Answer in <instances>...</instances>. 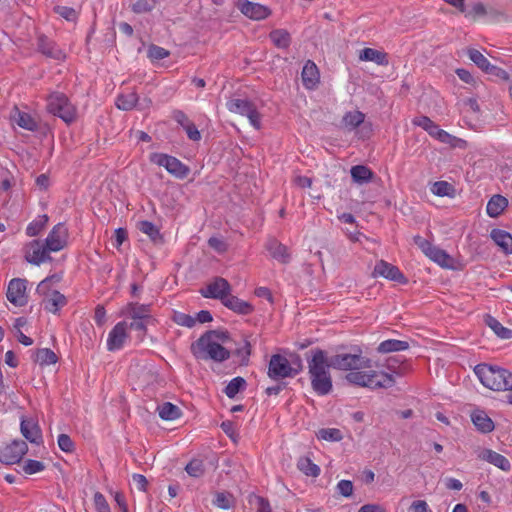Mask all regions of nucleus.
Returning <instances> with one entry per match:
<instances>
[{"label":"nucleus","mask_w":512,"mask_h":512,"mask_svg":"<svg viewBox=\"0 0 512 512\" xmlns=\"http://www.w3.org/2000/svg\"><path fill=\"white\" fill-rule=\"evenodd\" d=\"M246 385V381L242 377L233 378L225 387V394L228 398H234Z\"/></svg>","instance_id":"47"},{"label":"nucleus","mask_w":512,"mask_h":512,"mask_svg":"<svg viewBox=\"0 0 512 512\" xmlns=\"http://www.w3.org/2000/svg\"><path fill=\"white\" fill-rule=\"evenodd\" d=\"M408 512H433L424 500H415L408 508Z\"/></svg>","instance_id":"61"},{"label":"nucleus","mask_w":512,"mask_h":512,"mask_svg":"<svg viewBox=\"0 0 512 512\" xmlns=\"http://www.w3.org/2000/svg\"><path fill=\"white\" fill-rule=\"evenodd\" d=\"M487 14V9L485 5L481 2L475 3L472 6L471 11L467 13V16L472 17L473 19H477L483 17Z\"/></svg>","instance_id":"62"},{"label":"nucleus","mask_w":512,"mask_h":512,"mask_svg":"<svg viewBox=\"0 0 512 512\" xmlns=\"http://www.w3.org/2000/svg\"><path fill=\"white\" fill-rule=\"evenodd\" d=\"M45 469V464L38 460L28 459L22 465V471L27 475L40 473Z\"/></svg>","instance_id":"50"},{"label":"nucleus","mask_w":512,"mask_h":512,"mask_svg":"<svg viewBox=\"0 0 512 512\" xmlns=\"http://www.w3.org/2000/svg\"><path fill=\"white\" fill-rule=\"evenodd\" d=\"M129 338V326L126 321L118 322L109 332L107 337V350L117 351L124 347Z\"/></svg>","instance_id":"15"},{"label":"nucleus","mask_w":512,"mask_h":512,"mask_svg":"<svg viewBox=\"0 0 512 512\" xmlns=\"http://www.w3.org/2000/svg\"><path fill=\"white\" fill-rule=\"evenodd\" d=\"M430 191L432 194L438 197H450L455 196V188L452 184L447 181H436L431 187Z\"/></svg>","instance_id":"41"},{"label":"nucleus","mask_w":512,"mask_h":512,"mask_svg":"<svg viewBox=\"0 0 512 512\" xmlns=\"http://www.w3.org/2000/svg\"><path fill=\"white\" fill-rule=\"evenodd\" d=\"M121 315L132 320L151 319V307L148 304L129 302L121 309Z\"/></svg>","instance_id":"21"},{"label":"nucleus","mask_w":512,"mask_h":512,"mask_svg":"<svg viewBox=\"0 0 512 512\" xmlns=\"http://www.w3.org/2000/svg\"><path fill=\"white\" fill-rule=\"evenodd\" d=\"M61 277L59 275H52L46 277L37 286V293L43 296L44 309L52 314H56L59 310L67 304L66 297L57 290H53L51 285L59 283Z\"/></svg>","instance_id":"5"},{"label":"nucleus","mask_w":512,"mask_h":512,"mask_svg":"<svg viewBox=\"0 0 512 512\" xmlns=\"http://www.w3.org/2000/svg\"><path fill=\"white\" fill-rule=\"evenodd\" d=\"M471 420L475 427L482 433L494 430V422L483 410H475L471 413Z\"/></svg>","instance_id":"28"},{"label":"nucleus","mask_w":512,"mask_h":512,"mask_svg":"<svg viewBox=\"0 0 512 512\" xmlns=\"http://www.w3.org/2000/svg\"><path fill=\"white\" fill-rule=\"evenodd\" d=\"M297 468L304 475L316 478L320 475V467L309 457L302 456L297 460Z\"/></svg>","instance_id":"35"},{"label":"nucleus","mask_w":512,"mask_h":512,"mask_svg":"<svg viewBox=\"0 0 512 512\" xmlns=\"http://www.w3.org/2000/svg\"><path fill=\"white\" fill-rule=\"evenodd\" d=\"M43 217H44V222L43 223L33 221V222L28 224V226L26 228V234L28 236L34 237V236H37L41 232V230H42V228L44 226V223L48 220L46 215H44Z\"/></svg>","instance_id":"59"},{"label":"nucleus","mask_w":512,"mask_h":512,"mask_svg":"<svg viewBox=\"0 0 512 512\" xmlns=\"http://www.w3.org/2000/svg\"><path fill=\"white\" fill-rule=\"evenodd\" d=\"M412 122L414 125L419 126L422 129H424L427 133L431 130V128H433V125L435 124V122H433L427 116L415 117Z\"/></svg>","instance_id":"60"},{"label":"nucleus","mask_w":512,"mask_h":512,"mask_svg":"<svg viewBox=\"0 0 512 512\" xmlns=\"http://www.w3.org/2000/svg\"><path fill=\"white\" fill-rule=\"evenodd\" d=\"M150 161L158 166L164 167L169 174L178 179H184L190 173V168L187 165L176 157L164 153L151 154Z\"/></svg>","instance_id":"10"},{"label":"nucleus","mask_w":512,"mask_h":512,"mask_svg":"<svg viewBox=\"0 0 512 512\" xmlns=\"http://www.w3.org/2000/svg\"><path fill=\"white\" fill-rule=\"evenodd\" d=\"M28 452L27 443L23 440H13L0 447V462L5 465L19 463Z\"/></svg>","instance_id":"12"},{"label":"nucleus","mask_w":512,"mask_h":512,"mask_svg":"<svg viewBox=\"0 0 512 512\" xmlns=\"http://www.w3.org/2000/svg\"><path fill=\"white\" fill-rule=\"evenodd\" d=\"M337 491L344 497H350L353 494V483L350 480H341L338 482Z\"/></svg>","instance_id":"57"},{"label":"nucleus","mask_w":512,"mask_h":512,"mask_svg":"<svg viewBox=\"0 0 512 512\" xmlns=\"http://www.w3.org/2000/svg\"><path fill=\"white\" fill-rule=\"evenodd\" d=\"M428 134L441 143L448 144L451 147L465 148L467 146V142L465 140L449 134L447 131L441 129L436 123Z\"/></svg>","instance_id":"22"},{"label":"nucleus","mask_w":512,"mask_h":512,"mask_svg":"<svg viewBox=\"0 0 512 512\" xmlns=\"http://www.w3.org/2000/svg\"><path fill=\"white\" fill-rule=\"evenodd\" d=\"M302 82L306 89L312 90L317 87L320 81V74L316 64L308 60L301 73Z\"/></svg>","instance_id":"23"},{"label":"nucleus","mask_w":512,"mask_h":512,"mask_svg":"<svg viewBox=\"0 0 512 512\" xmlns=\"http://www.w3.org/2000/svg\"><path fill=\"white\" fill-rule=\"evenodd\" d=\"M185 470L192 477H201L205 471L203 461L200 459H193L186 465Z\"/></svg>","instance_id":"51"},{"label":"nucleus","mask_w":512,"mask_h":512,"mask_svg":"<svg viewBox=\"0 0 512 512\" xmlns=\"http://www.w3.org/2000/svg\"><path fill=\"white\" fill-rule=\"evenodd\" d=\"M267 250L270 255L277 261L281 263H288L290 259V255L288 253L287 247L275 239L270 240L267 243Z\"/></svg>","instance_id":"32"},{"label":"nucleus","mask_w":512,"mask_h":512,"mask_svg":"<svg viewBox=\"0 0 512 512\" xmlns=\"http://www.w3.org/2000/svg\"><path fill=\"white\" fill-rule=\"evenodd\" d=\"M230 112L246 116L255 129L261 127V117L254 104L247 99H231L227 102Z\"/></svg>","instance_id":"11"},{"label":"nucleus","mask_w":512,"mask_h":512,"mask_svg":"<svg viewBox=\"0 0 512 512\" xmlns=\"http://www.w3.org/2000/svg\"><path fill=\"white\" fill-rule=\"evenodd\" d=\"M474 372L481 384L494 391H502L512 385V373L507 369L488 364H478Z\"/></svg>","instance_id":"4"},{"label":"nucleus","mask_w":512,"mask_h":512,"mask_svg":"<svg viewBox=\"0 0 512 512\" xmlns=\"http://www.w3.org/2000/svg\"><path fill=\"white\" fill-rule=\"evenodd\" d=\"M257 510V512H271V506L269 501L261 496H255L254 501L252 502Z\"/></svg>","instance_id":"58"},{"label":"nucleus","mask_w":512,"mask_h":512,"mask_svg":"<svg viewBox=\"0 0 512 512\" xmlns=\"http://www.w3.org/2000/svg\"><path fill=\"white\" fill-rule=\"evenodd\" d=\"M308 374L313 391L319 396L328 395L333 388L330 374V359L327 353L321 349L312 350V356L308 359Z\"/></svg>","instance_id":"2"},{"label":"nucleus","mask_w":512,"mask_h":512,"mask_svg":"<svg viewBox=\"0 0 512 512\" xmlns=\"http://www.w3.org/2000/svg\"><path fill=\"white\" fill-rule=\"evenodd\" d=\"M222 304L233 312L241 315H249L254 311L252 304L231 294L227 296Z\"/></svg>","instance_id":"27"},{"label":"nucleus","mask_w":512,"mask_h":512,"mask_svg":"<svg viewBox=\"0 0 512 512\" xmlns=\"http://www.w3.org/2000/svg\"><path fill=\"white\" fill-rule=\"evenodd\" d=\"M316 436L319 440L327 442H339L343 439V433L338 428H322L316 433Z\"/></svg>","instance_id":"45"},{"label":"nucleus","mask_w":512,"mask_h":512,"mask_svg":"<svg viewBox=\"0 0 512 512\" xmlns=\"http://www.w3.org/2000/svg\"><path fill=\"white\" fill-rule=\"evenodd\" d=\"M35 362L40 366L54 365L58 362V357L49 348H40L35 351Z\"/></svg>","instance_id":"40"},{"label":"nucleus","mask_w":512,"mask_h":512,"mask_svg":"<svg viewBox=\"0 0 512 512\" xmlns=\"http://www.w3.org/2000/svg\"><path fill=\"white\" fill-rule=\"evenodd\" d=\"M330 365L332 368L341 371H356L361 367L368 365L369 358L362 355L360 348L354 350L353 353H339L331 356Z\"/></svg>","instance_id":"7"},{"label":"nucleus","mask_w":512,"mask_h":512,"mask_svg":"<svg viewBox=\"0 0 512 512\" xmlns=\"http://www.w3.org/2000/svg\"><path fill=\"white\" fill-rule=\"evenodd\" d=\"M507 206L508 200L504 196L497 194L492 196L491 199L488 201L486 206V212L490 217L496 218L502 214V212L505 210Z\"/></svg>","instance_id":"31"},{"label":"nucleus","mask_w":512,"mask_h":512,"mask_svg":"<svg viewBox=\"0 0 512 512\" xmlns=\"http://www.w3.org/2000/svg\"><path fill=\"white\" fill-rule=\"evenodd\" d=\"M173 321L183 327L192 328L196 324V319L186 313L183 312H174Z\"/></svg>","instance_id":"53"},{"label":"nucleus","mask_w":512,"mask_h":512,"mask_svg":"<svg viewBox=\"0 0 512 512\" xmlns=\"http://www.w3.org/2000/svg\"><path fill=\"white\" fill-rule=\"evenodd\" d=\"M138 229L148 235L152 240H156L160 236L159 229L150 221L144 220L138 223Z\"/></svg>","instance_id":"52"},{"label":"nucleus","mask_w":512,"mask_h":512,"mask_svg":"<svg viewBox=\"0 0 512 512\" xmlns=\"http://www.w3.org/2000/svg\"><path fill=\"white\" fill-rule=\"evenodd\" d=\"M486 325L501 339H511L512 330L504 327L496 318L487 315L485 317Z\"/></svg>","instance_id":"39"},{"label":"nucleus","mask_w":512,"mask_h":512,"mask_svg":"<svg viewBox=\"0 0 512 512\" xmlns=\"http://www.w3.org/2000/svg\"><path fill=\"white\" fill-rule=\"evenodd\" d=\"M169 55H170V52L167 49H165L163 47H160V46H157V45H154V44H151L148 47V50H147V57L152 62H156V61H160L162 59H165Z\"/></svg>","instance_id":"48"},{"label":"nucleus","mask_w":512,"mask_h":512,"mask_svg":"<svg viewBox=\"0 0 512 512\" xmlns=\"http://www.w3.org/2000/svg\"><path fill=\"white\" fill-rule=\"evenodd\" d=\"M237 8L245 17L254 21L264 20L272 13L268 6L249 0H238Z\"/></svg>","instance_id":"16"},{"label":"nucleus","mask_w":512,"mask_h":512,"mask_svg":"<svg viewBox=\"0 0 512 512\" xmlns=\"http://www.w3.org/2000/svg\"><path fill=\"white\" fill-rule=\"evenodd\" d=\"M208 244L211 248L219 253H224L227 250V244L218 237L209 238Z\"/></svg>","instance_id":"64"},{"label":"nucleus","mask_w":512,"mask_h":512,"mask_svg":"<svg viewBox=\"0 0 512 512\" xmlns=\"http://www.w3.org/2000/svg\"><path fill=\"white\" fill-rule=\"evenodd\" d=\"M490 237L503 253L512 254V235L509 232L495 228L491 230Z\"/></svg>","instance_id":"25"},{"label":"nucleus","mask_w":512,"mask_h":512,"mask_svg":"<svg viewBox=\"0 0 512 512\" xmlns=\"http://www.w3.org/2000/svg\"><path fill=\"white\" fill-rule=\"evenodd\" d=\"M231 292V285L229 282L222 278L217 277L211 281L207 286L201 289L200 293L205 298L219 299L223 303L224 300Z\"/></svg>","instance_id":"17"},{"label":"nucleus","mask_w":512,"mask_h":512,"mask_svg":"<svg viewBox=\"0 0 512 512\" xmlns=\"http://www.w3.org/2000/svg\"><path fill=\"white\" fill-rule=\"evenodd\" d=\"M252 353V343L248 337H244L243 341L235 350V355L240 359L241 364L247 365Z\"/></svg>","instance_id":"46"},{"label":"nucleus","mask_w":512,"mask_h":512,"mask_svg":"<svg viewBox=\"0 0 512 512\" xmlns=\"http://www.w3.org/2000/svg\"><path fill=\"white\" fill-rule=\"evenodd\" d=\"M54 10L55 13H57L59 16L66 19L67 21H74L77 19V12L72 7L56 6Z\"/></svg>","instance_id":"55"},{"label":"nucleus","mask_w":512,"mask_h":512,"mask_svg":"<svg viewBox=\"0 0 512 512\" xmlns=\"http://www.w3.org/2000/svg\"><path fill=\"white\" fill-rule=\"evenodd\" d=\"M345 378L350 384L373 390L390 388L395 383V379L392 374L382 370L373 369L371 359H369L367 367L363 366L361 369L348 372Z\"/></svg>","instance_id":"3"},{"label":"nucleus","mask_w":512,"mask_h":512,"mask_svg":"<svg viewBox=\"0 0 512 512\" xmlns=\"http://www.w3.org/2000/svg\"><path fill=\"white\" fill-rule=\"evenodd\" d=\"M20 431L23 437L30 443L40 445L43 443V436L38 422L32 418H21Z\"/></svg>","instance_id":"20"},{"label":"nucleus","mask_w":512,"mask_h":512,"mask_svg":"<svg viewBox=\"0 0 512 512\" xmlns=\"http://www.w3.org/2000/svg\"><path fill=\"white\" fill-rule=\"evenodd\" d=\"M359 59L361 61H370L374 62L378 65H387L388 58L385 52L373 49V48H364L360 51Z\"/></svg>","instance_id":"33"},{"label":"nucleus","mask_w":512,"mask_h":512,"mask_svg":"<svg viewBox=\"0 0 512 512\" xmlns=\"http://www.w3.org/2000/svg\"><path fill=\"white\" fill-rule=\"evenodd\" d=\"M414 243L421 251L433 262L443 268H453L454 259L443 249L434 246L430 241L417 235L414 237Z\"/></svg>","instance_id":"9"},{"label":"nucleus","mask_w":512,"mask_h":512,"mask_svg":"<svg viewBox=\"0 0 512 512\" xmlns=\"http://www.w3.org/2000/svg\"><path fill=\"white\" fill-rule=\"evenodd\" d=\"M235 504L234 496L229 492H217L215 494L213 505L219 509L228 510Z\"/></svg>","instance_id":"44"},{"label":"nucleus","mask_w":512,"mask_h":512,"mask_svg":"<svg viewBox=\"0 0 512 512\" xmlns=\"http://www.w3.org/2000/svg\"><path fill=\"white\" fill-rule=\"evenodd\" d=\"M11 120L13 123L25 130L34 131L37 129V123L34 118L30 114L23 112L16 107L11 113Z\"/></svg>","instance_id":"29"},{"label":"nucleus","mask_w":512,"mask_h":512,"mask_svg":"<svg viewBox=\"0 0 512 512\" xmlns=\"http://www.w3.org/2000/svg\"><path fill=\"white\" fill-rule=\"evenodd\" d=\"M183 128L185 129L189 139H191L193 141H199L201 139V134H200L199 130L190 121H187V123L183 126Z\"/></svg>","instance_id":"63"},{"label":"nucleus","mask_w":512,"mask_h":512,"mask_svg":"<svg viewBox=\"0 0 512 512\" xmlns=\"http://www.w3.org/2000/svg\"><path fill=\"white\" fill-rule=\"evenodd\" d=\"M350 174L352 180L359 185L371 182L374 177V172L365 165L352 166L350 169Z\"/></svg>","instance_id":"30"},{"label":"nucleus","mask_w":512,"mask_h":512,"mask_svg":"<svg viewBox=\"0 0 512 512\" xmlns=\"http://www.w3.org/2000/svg\"><path fill=\"white\" fill-rule=\"evenodd\" d=\"M227 338L224 332L208 331L191 345V352L199 360L223 362L230 357L229 350L223 346Z\"/></svg>","instance_id":"1"},{"label":"nucleus","mask_w":512,"mask_h":512,"mask_svg":"<svg viewBox=\"0 0 512 512\" xmlns=\"http://www.w3.org/2000/svg\"><path fill=\"white\" fill-rule=\"evenodd\" d=\"M468 56L482 71L488 72L494 69V65L478 50L470 49Z\"/></svg>","instance_id":"43"},{"label":"nucleus","mask_w":512,"mask_h":512,"mask_svg":"<svg viewBox=\"0 0 512 512\" xmlns=\"http://www.w3.org/2000/svg\"><path fill=\"white\" fill-rule=\"evenodd\" d=\"M157 4V0H137L131 5V9L136 14H143L152 11Z\"/></svg>","instance_id":"49"},{"label":"nucleus","mask_w":512,"mask_h":512,"mask_svg":"<svg viewBox=\"0 0 512 512\" xmlns=\"http://www.w3.org/2000/svg\"><path fill=\"white\" fill-rule=\"evenodd\" d=\"M57 442L59 448L64 452H72L74 450V443L67 434H60Z\"/></svg>","instance_id":"56"},{"label":"nucleus","mask_w":512,"mask_h":512,"mask_svg":"<svg viewBox=\"0 0 512 512\" xmlns=\"http://www.w3.org/2000/svg\"><path fill=\"white\" fill-rule=\"evenodd\" d=\"M38 49L47 57L56 60L65 59V53L53 41L43 35L38 37Z\"/></svg>","instance_id":"26"},{"label":"nucleus","mask_w":512,"mask_h":512,"mask_svg":"<svg viewBox=\"0 0 512 512\" xmlns=\"http://www.w3.org/2000/svg\"><path fill=\"white\" fill-rule=\"evenodd\" d=\"M374 277H383L391 281H396L401 284H405L407 282L406 277L400 271V269L388 263L385 260H379L374 267L373 270Z\"/></svg>","instance_id":"19"},{"label":"nucleus","mask_w":512,"mask_h":512,"mask_svg":"<svg viewBox=\"0 0 512 512\" xmlns=\"http://www.w3.org/2000/svg\"><path fill=\"white\" fill-rule=\"evenodd\" d=\"M139 97L136 92H129L126 94H120L117 96L115 105L118 109L123 111H129L136 107Z\"/></svg>","instance_id":"37"},{"label":"nucleus","mask_w":512,"mask_h":512,"mask_svg":"<svg viewBox=\"0 0 512 512\" xmlns=\"http://www.w3.org/2000/svg\"><path fill=\"white\" fill-rule=\"evenodd\" d=\"M409 348V343L407 341L397 340V339H388L382 341L378 347L377 351L379 353H390V352H398L404 351Z\"/></svg>","instance_id":"36"},{"label":"nucleus","mask_w":512,"mask_h":512,"mask_svg":"<svg viewBox=\"0 0 512 512\" xmlns=\"http://www.w3.org/2000/svg\"><path fill=\"white\" fill-rule=\"evenodd\" d=\"M67 241L68 229L63 223H58L48 234L45 244L50 252H58L65 248Z\"/></svg>","instance_id":"18"},{"label":"nucleus","mask_w":512,"mask_h":512,"mask_svg":"<svg viewBox=\"0 0 512 512\" xmlns=\"http://www.w3.org/2000/svg\"><path fill=\"white\" fill-rule=\"evenodd\" d=\"M93 502L96 512H111L110 506L101 492H95Z\"/></svg>","instance_id":"54"},{"label":"nucleus","mask_w":512,"mask_h":512,"mask_svg":"<svg viewBox=\"0 0 512 512\" xmlns=\"http://www.w3.org/2000/svg\"><path fill=\"white\" fill-rule=\"evenodd\" d=\"M47 109L50 113L61 118L65 123L76 119V109L62 93H53L48 98Z\"/></svg>","instance_id":"8"},{"label":"nucleus","mask_w":512,"mask_h":512,"mask_svg":"<svg viewBox=\"0 0 512 512\" xmlns=\"http://www.w3.org/2000/svg\"><path fill=\"white\" fill-rule=\"evenodd\" d=\"M302 370V361L296 356L292 361L286 357L275 354L272 355L268 366V376L272 380H280L284 378L294 377Z\"/></svg>","instance_id":"6"},{"label":"nucleus","mask_w":512,"mask_h":512,"mask_svg":"<svg viewBox=\"0 0 512 512\" xmlns=\"http://www.w3.org/2000/svg\"><path fill=\"white\" fill-rule=\"evenodd\" d=\"M269 37L273 44L280 49L288 48L291 42L290 34L285 29H275L270 32Z\"/></svg>","instance_id":"42"},{"label":"nucleus","mask_w":512,"mask_h":512,"mask_svg":"<svg viewBox=\"0 0 512 512\" xmlns=\"http://www.w3.org/2000/svg\"><path fill=\"white\" fill-rule=\"evenodd\" d=\"M365 120V114L359 110L348 111L342 118V124L345 128L353 130L360 126Z\"/></svg>","instance_id":"38"},{"label":"nucleus","mask_w":512,"mask_h":512,"mask_svg":"<svg viewBox=\"0 0 512 512\" xmlns=\"http://www.w3.org/2000/svg\"><path fill=\"white\" fill-rule=\"evenodd\" d=\"M479 458L481 460H484L497 468L501 469L502 471H509L511 469L510 461L503 455L491 450V449H484L480 452Z\"/></svg>","instance_id":"24"},{"label":"nucleus","mask_w":512,"mask_h":512,"mask_svg":"<svg viewBox=\"0 0 512 512\" xmlns=\"http://www.w3.org/2000/svg\"><path fill=\"white\" fill-rule=\"evenodd\" d=\"M50 250L45 243L32 240L24 247V256L27 262L39 266L41 263L51 260Z\"/></svg>","instance_id":"14"},{"label":"nucleus","mask_w":512,"mask_h":512,"mask_svg":"<svg viewBox=\"0 0 512 512\" xmlns=\"http://www.w3.org/2000/svg\"><path fill=\"white\" fill-rule=\"evenodd\" d=\"M159 417L166 421H174L182 416L181 409L170 402H165L157 408Z\"/></svg>","instance_id":"34"},{"label":"nucleus","mask_w":512,"mask_h":512,"mask_svg":"<svg viewBox=\"0 0 512 512\" xmlns=\"http://www.w3.org/2000/svg\"><path fill=\"white\" fill-rule=\"evenodd\" d=\"M6 297L8 301L16 307L25 306L28 302L27 280L21 278L10 280Z\"/></svg>","instance_id":"13"}]
</instances>
